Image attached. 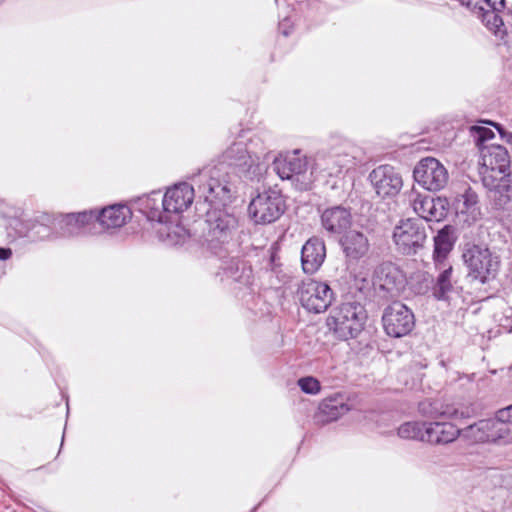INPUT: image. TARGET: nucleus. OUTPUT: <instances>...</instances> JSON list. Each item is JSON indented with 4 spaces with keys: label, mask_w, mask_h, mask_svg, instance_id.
<instances>
[{
    "label": "nucleus",
    "mask_w": 512,
    "mask_h": 512,
    "mask_svg": "<svg viewBox=\"0 0 512 512\" xmlns=\"http://www.w3.org/2000/svg\"><path fill=\"white\" fill-rule=\"evenodd\" d=\"M207 203L230 202L232 198L229 182L222 178L220 168L204 167L192 177V184L177 183L168 188L163 195L164 212L167 222L186 211L193 202L195 193Z\"/></svg>",
    "instance_id": "nucleus-1"
},
{
    "label": "nucleus",
    "mask_w": 512,
    "mask_h": 512,
    "mask_svg": "<svg viewBox=\"0 0 512 512\" xmlns=\"http://www.w3.org/2000/svg\"><path fill=\"white\" fill-rule=\"evenodd\" d=\"M480 170L482 183L489 190L491 197L499 207H504L512 201V172L510 156L505 147L490 144L480 151Z\"/></svg>",
    "instance_id": "nucleus-2"
},
{
    "label": "nucleus",
    "mask_w": 512,
    "mask_h": 512,
    "mask_svg": "<svg viewBox=\"0 0 512 512\" xmlns=\"http://www.w3.org/2000/svg\"><path fill=\"white\" fill-rule=\"evenodd\" d=\"M268 154L265 141L254 136L248 143L236 141L231 144L222 154V163L232 167L241 177L254 180L266 170L263 160Z\"/></svg>",
    "instance_id": "nucleus-3"
},
{
    "label": "nucleus",
    "mask_w": 512,
    "mask_h": 512,
    "mask_svg": "<svg viewBox=\"0 0 512 512\" xmlns=\"http://www.w3.org/2000/svg\"><path fill=\"white\" fill-rule=\"evenodd\" d=\"M366 319V310L359 302H343L331 310L326 324L336 338L348 340L359 335Z\"/></svg>",
    "instance_id": "nucleus-4"
},
{
    "label": "nucleus",
    "mask_w": 512,
    "mask_h": 512,
    "mask_svg": "<svg viewBox=\"0 0 512 512\" xmlns=\"http://www.w3.org/2000/svg\"><path fill=\"white\" fill-rule=\"evenodd\" d=\"M227 203L221 204L219 201L210 203L214 207L207 211L205 241L211 250H216L222 244L228 243L237 227V219L219 208Z\"/></svg>",
    "instance_id": "nucleus-5"
},
{
    "label": "nucleus",
    "mask_w": 512,
    "mask_h": 512,
    "mask_svg": "<svg viewBox=\"0 0 512 512\" xmlns=\"http://www.w3.org/2000/svg\"><path fill=\"white\" fill-rule=\"evenodd\" d=\"M462 438L471 443L509 444L512 443V432L508 425L499 419L497 411L494 418L479 420L462 429Z\"/></svg>",
    "instance_id": "nucleus-6"
},
{
    "label": "nucleus",
    "mask_w": 512,
    "mask_h": 512,
    "mask_svg": "<svg viewBox=\"0 0 512 512\" xmlns=\"http://www.w3.org/2000/svg\"><path fill=\"white\" fill-rule=\"evenodd\" d=\"M463 260L469 274L481 283L494 278L500 267L499 257L483 245H467L463 252Z\"/></svg>",
    "instance_id": "nucleus-7"
},
{
    "label": "nucleus",
    "mask_w": 512,
    "mask_h": 512,
    "mask_svg": "<svg viewBox=\"0 0 512 512\" xmlns=\"http://www.w3.org/2000/svg\"><path fill=\"white\" fill-rule=\"evenodd\" d=\"M285 208V200L280 191L269 188L251 200L248 211L255 223L269 224L276 221Z\"/></svg>",
    "instance_id": "nucleus-8"
},
{
    "label": "nucleus",
    "mask_w": 512,
    "mask_h": 512,
    "mask_svg": "<svg viewBox=\"0 0 512 512\" xmlns=\"http://www.w3.org/2000/svg\"><path fill=\"white\" fill-rule=\"evenodd\" d=\"M297 296L307 311L319 314L325 312L332 304L334 292L325 282L307 279L299 285Z\"/></svg>",
    "instance_id": "nucleus-9"
},
{
    "label": "nucleus",
    "mask_w": 512,
    "mask_h": 512,
    "mask_svg": "<svg viewBox=\"0 0 512 512\" xmlns=\"http://www.w3.org/2000/svg\"><path fill=\"white\" fill-rule=\"evenodd\" d=\"M413 177L421 187L430 192L443 190L449 182L447 168L434 157L421 159L414 167Z\"/></svg>",
    "instance_id": "nucleus-10"
},
{
    "label": "nucleus",
    "mask_w": 512,
    "mask_h": 512,
    "mask_svg": "<svg viewBox=\"0 0 512 512\" xmlns=\"http://www.w3.org/2000/svg\"><path fill=\"white\" fill-rule=\"evenodd\" d=\"M383 328L387 335L400 338L408 335L415 326L413 312L401 302L388 305L382 315Z\"/></svg>",
    "instance_id": "nucleus-11"
},
{
    "label": "nucleus",
    "mask_w": 512,
    "mask_h": 512,
    "mask_svg": "<svg viewBox=\"0 0 512 512\" xmlns=\"http://www.w3.org/2000/svg\"><path fill=\"white\" fill-rule=\"evenodd\" d=\"M393 240L402 254L412 255L423 246L426 232L417 220L406 219L394 228Z\"/></svg>",
    "instance_id": "nucleus-12"
},
{
    "label": "nucleus",
    "mask_w": 512,
    "mask_h": 512,
    "mask_svg": "<svg viewBox=\"0 0 512 512\" xmlns=\"http://www.w3.org/2000/svg\"><path fill=\"white\" fill-rule=\"evenodd\" d=\"M348 145L333 148L328 152L318 153L315 158L317 169L326 172L329 176H337L357 165L356 157L352 155Z\"/></svg>",
    "instance_id": "nucleus-13"
},
{
    "label": "nucleus",
    "mask_w": 512,
    "mask_h": 512,
    "mask_svg": "<svg viewBox=\"0 0 512 512\" xmlns=\"http://www.w3.org/2000/svg\"><path fill=\"white\" fill-rule=\"evenodd\" d=\"M369 179L376 193L381 197H391L399 193L403 181L393 166L380 165L372 170Z\"/></svg>",
    "instance_id": "nucleus-14"
},
{
    "label": "nucleus",
    "mask_w": 512,
    "mask_h": 512,
    "mask_svg": "<svg viewBox=\"0 0 512 512\" xmlns=\"http://www.w3.org/2000/svg\"><path fill=\"white\" fill-rule=\"evenodd\" d=\"M449 203L446 198H432L427 195L417 194L412 199L414 212L426 221L440 222L448 213Z\"/></svg>",
    "instance_id": "nucleus-15"
},
{
    "label": "nucleus",
    "mask_w": 512,
    "mask_h": 512,
    "mask_svg": "<svg viewBox=\"0 0 512 512\" xmlns=\"http://www.w3.org/2000/svg\"><path fill=\"white\" fill-rule=\"evenodd\" d=\"M326 258V246L319 237L308 239L301 249V266L307 275L315 274L323 265Z\"/></svg>",
    "instance_id": "nucleus-16"
},
{
    "label": "nucleus",
    "mask_w": 512,
    "mask_h": 512,
    "mask_svg": "<svg viewBox=\"0 0 512 512\" xmlns=\"http://www.w3.org/2000/svg\"><path fill=\"white\" fill-rule=\"evenodd\" d=\"M273 169L282 180L291 179L294 175L303 174L307 170V160L299 150H294L276 157Z\"/></svg>",
    "instance_id": "nucleus-17"
},
{
    "label": "nucleus",
    "mask_w": 512,
    "mask_h": 512,
    "mask_svg": "<svg viewBox=\"0 0 512 512\" xmlns=\"http://www.w3.org/2000/svg\"><path fill=\"white\" fill-rule=\"evenodd\" d=\"M97 210L83 211L68 215L61 222L60 237L70 238L89 232V226L98 222Z\"/></svg>",
    "instance_id": "nucleus-18"
},
{
    "label": "nucleus",
    "mask_w": 512,
    "mask_h": 512,
    "mask_svg": "<svg viewBox=\"0 0 512 512\" xmlns=\"http://www.w3.org/2000/svg\"><path fill=\"white\" fill-rule=\"evenodd\" d=\"M452 205L459 221L471 224L478 219L480 214L478 197L470 187H466L462 193L457 194Z\"/></svg>",
    "instance_id": "nucleus-19"
},
{
    "label": "nucleus",
    "mask_w": 512,
    "mask_h": 512,
    "mask_svg": "<svg viewBox=\"0 0 512 512\" xmlns=\"http://www.w3.org/2000/svg\"><path fill=\"white\" fill-rule=\"evenodd\" d=\"M321 225L329 234H340L351 225L350 210L342 205L328 207L321 212Z\"/></svg>",
    "instance_id": "nucleus-20"
},
{
    "label": "nucleus",
    "mask_w": 512,
    "mask_h": 512,
    "mask_svg": "<svg viewBox=\"0 0 512 512\" xmlns=\"http://www.w3.org/2000/svg\"><path fill=\"white\" fill-rule=\"evenodd\" d=\"M135 209L150 221L168 223L164 212L163 195L160 191H152L134 200Z\"/></svg>",
    "instance_id": "nucleus-21"
},
{
    "label": "nucleus",
    "mask_w": 512,
    "mask_h": 512,
    "mask_svg": "<svg viewBox=\"0 0 512 512\" xmlns=\"http://www.w3.org/2000/svg\"><path fill=\"white\" fill-rule=\"evenodd\" d=\"M462 437V429L447 421L427 422L426 443L432 445H446Z\"/></svg>",
    "instance_id": "nucleus-22"
},
{
    "label": "nucleus",
    "mask_w": 512,
    "mask_h": 512,
    "mask_svg": "<svg viewBox=\"0 0 512 512\" xmlns=\"http://www.w3.org/2000/svg\"><path fill=\"white\" fill-rule=\"evenodd\" d=\"M97 212L98 223L107 230L124 226L132 217L131 209L124 204L110 205Z\"/></svg>",
    "instance_id": "nucleus-23"
},
{
    "label": "nucleus",
    "mask_w": 512,
    "mask_h": 512,
    "mask_svg": "<svg viewBox=\"0 0 512 512\" xmlns=\"http://www.w3.org/2000/svg\"><path fill=\"white\" fill-rule=\"evenodd\" d=\"M379 287L390 293L398 294L405 285V277L393 264H383L376 273Z\"/></svg>",
    "instance_id": "nucleus-24"
},
{
    "label": "nucleus",
    "mask_w": 512,
    "mask_h": 512,
    "mask_svg": "<svg viewBox=\"0 0 512 512\" xmlns=\"http://www.w3.org/2000/svg\"><path fill=\"white\" fill-rule=\"evenodd\" d=\"M343 250L347 257L351 259H360L365 256L369 250L367 237L358 231H350L341 241Z\"/></svg>",
    "instance_id": "nucleus-25"
},
{
    "label": "nucleus",
    "mask_w": 512,
    "mask_h": 512,
    "mask_svg": "<svg viewBox=\"0 0 512 512\" xmlns=\"http://www.w3.org/2000/svg\"><path fill=\"white\" fill-rule=\"evenodd\" d=\"M350 410L349 405L341 395L324 399L319 407L318 417L323 422L335 421Z\"/></svg>",
    "instance_id": "nucleus-26"
},
{
    "label": "nucleus",
    "mask_w": 512,
    "mask_h": 512,
    "mask_svg": "<svg viewBox=\"0 0 512 512\" xmlns=\"http://www.w3.org/2000/svg\"><path fill=\"white\" fill-rule=\"evenodd\" d=\"M427 421H408L401 424L397 430L400 438L426 442Z\"/></svg>",
    "instance_id": "nucleus-27"
},
{
    "label": "nucleus",
    "mask_w": 512,
    "mask_h": 512,
    "mask_svg": "<svg viewBox=\"0 0 512 512\" xmlns=\"http://www.w3.org/2000/svg\"><path fill=\"white\" fill-rule=\"evenodd\" d=\"M228 278L242 284H250L252 278V268L244 261L232 260L230 264L224 268Z\"/></svg>",
    "instance_id": "nucleus-28"
},
{
    "label": "nucleus",
    "mask_w": 512,
    "mask_h": 512,
    "mask_svg": "<svg viewBox=\"0 0 512 512\" xmlns=\"http://www.w3.org/2000/svg\"><path fill=\"white\" fill-rule=\"evenodd\" d=\"M452 266L444 268L437 277L436 284L433 288V294L438 300H447L449 294L453 291L452 283Z\"/></svg>",
    "instance_id": "nucleus-29"
},
{
    "label": "nucleus",
    "mask_w": 512,
    "mask_h": 512,
    "mask_svg": "<svg viewBox=\"0 0 512 512\" xmlns=\"http://www.w3.org/2000/svg\"><path fill=\"white\" fill-rule=\"evenodd\" d=\"M453 246L449 233L444 229L439 231L434 238V259L436 262H442Z\"/></svg>",
    "instance_id": "nucleus-30"
},
{
    "label": "nucleus",
    "mask_w": 512,
    "mask_h": 512,
    "mask_svg": "<svg viewBox=\"0 0 512 512\" xmlns=\"http://www.w3.org/2000/svg\"><path fill=\"white\" fill-rule=\"evenodd\" d=\"M462 5H465L479 16L486 7L494 8L496 10H503L505 8V0H460Z\"/></svg>",
    "instance_id": "nucleus-31"
},
{
    "label": "nucleus",
    "mask_w": 512,
    "mask_h": 512,
    "mask_svg": "<svg viewBox=\"0 0 512 512\" xmlns=\"http://www.w3.org/2000/svg\"><path fill=\"white\" fill-rule=\"evenodd\" d=\"M501 11L502 10L486 7L478 17L482 19V22L490 31L498 34L501 32V28L504 25L502 18L499 16V12Z\"/></svg>",
    "instance_id": "nucleus-32"
},
{
    "label": "nucleus",
    "mask_w": 512,
    "mask_h": 512,
    "mask_svg": "<svg viewBox=\"0 0 512 512\" xmlns=\"http://www.w3.org/2000/svg\"><path fill=\"white\" fill-rule=\"evenodd\" d=\"M470 134L479 151H482L483 147L489 146L490 144H486V142L493 139L495 136L491 129L483 126H472L470 128Z\"/></svg>",
    "instance_id": "nucleus-33"
},
{
    "label": "nucleus",
    "mask_w": 512,
    "mask_h": 512,
    "mask_svg": "<svg viewBox=\"0 0 512 512\" xmlns=\"http://www.w3.org/2000/svg\"><path fill=\"white\" fill-rule=\"evenodd\" d=\"M297 384L302 392L310 395H317L321 391V384L318 379L306 376L298 379Z\"/></svg>",
    "instance_id": "nucleus-34"
},
{
    "label": "nucleus",
    "mask_w": 512,
    "mask_h": 512,
    "mask_svg": "<svg viewBox=\"0 0 512 512\" xmlns=\"http://www.w3.org/2000/svg\"><path fill=\"white\" fill-rule=\"evenodd\" d=\"M271 272L276 275L280 283H287L290 277L283 272L281 264L279 263L276 254L272 253L270 256Z\"/></svg>",
    "instance_id": "nucleus-35"
},
{
    "label": "nucleus",
    "mask_w": 512,
    "mask_h": 512,
    "mask_svg": "<svg viewBox=\"0 0 512 512\" xmlns=\"http://www.w3.org/2000/svg\"><path fill=\"white\" fill-rule=\"evenodd\" d=\"M458 415H459V412L456 408L447 407L446 409L441 410V411L436 410L435 414L432 416L435 418L436 417H444V418L453 419V418H458Z\"/></svg>",
    "instance_id": "nucleus-36"
},
{
    "label": "nucleus",
    "mask_w": 512,
    "mask_h": 512,
    "mask_svg": "<svg viewBox=\"0 0 512 512\" xmlns=\"http://www.w3.org/2000/svg\"><path fill=\"white\" fill-rule=\"evenodd\" d=\"M499 419L505 422V425L508 423L512 424V404L498 410Z\"/></svg>",
    "instance_id": "nucleus-37"
},
{
    "label": "nucleus",
    "mask_w": 512,
    "mask_h": 512,
    "mask_svg": "<svg viewBox=\"0 0 512 512\" xmlns=\"http://www.w3.org/2000/svg\"><path fill=\"white\" fill-rule=\"evenodd\" d=\"M355 282H356V287L359 291H364V290L368 289L370 286V281L366 278H361V279L356 278Z\"/></svg>",
    "instance_id": "nucleus-38"
},
{
    "label": "nucleus",
    "mask_w": 512,
    "mask_h": 512,
    "mask_svg": "<svg viewBox=\"0 0 512 512\" xmlns=\"http://www.w3.org/2000/svg\"><path fill=\"white\" fill-rule=\"evenodd\" d=\"M291 22H290V19L289 18H284L280 23H279V29L281 30L282 34L285 35V36H288L289 35V30L288 28L291 26L290 25Z\"/></svg>",
    "instance_id": "nucleus-39"
},
{
    "label": "nucleus",
    "mask_w": 512,
    "mask_h": 512,
    "mask_svg": "<svg viewBox=\"0 0 512 512\" xmlns=\"http://www.w3.org/2000/svg\"><path fill=\"white\" fill-rule=\"evenodd\" d=\"M494 126L497 128V130L499 131V133L503 139H505L508 142H510L512 140V133L503 131V129L501 128L500 125L495 124Z\"/></svg>",
    "instance_id": "nucleus-40"
},
{
    "label": "nucleus",
    "mask_w": 512,
    "mask_h": 512,
    "mask_svg": "<svg viewBox=\"0 0 512 512\" xmlns=\"http://www.w3.org/2000/svg\"><path fill=\"white\" fill-rule=\"evenodd\" d=\"M12 251L9 248H0V260H7L11 257Z\"/></svg>",
    "instance_id": "nucleus-41"
},
{
    "label": "nucleus",
    "mask_w": 512,
    "mask_h": 512,
    "mask_svg": "<svg viewBox=\"0 0 512 512\" xmlns=\"http://www.w3.org/2000/svg\"><path fill=\"white\" fill-rule=\"evenodd\" d=\"M36 228H37V233H43L48 230V228L44 225H38Z\"/></svg>",
    "instance_id": "nucleus-42"
}]
</instances>
